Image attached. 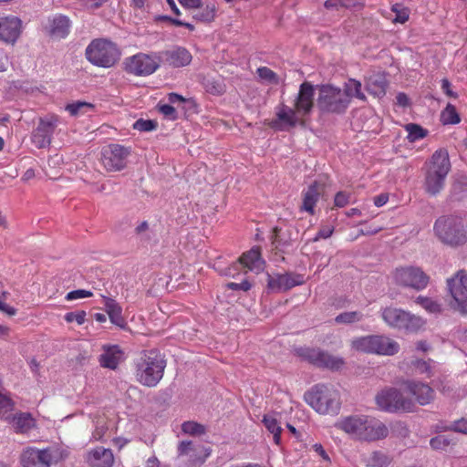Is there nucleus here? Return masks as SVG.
Returning <instances> with one entry per match:
<instances>
[{
  "mask_svg": "<svg viewBox=\"0 0 467 467\" xmlns=\"http://www.w3.org/2000/svg\"><path fill=\"white\" fill-rule=\"evenodd\" d=\"M336 427L348 434L352 440L374 442L389 435L388 426L380 420L364 414H355L340 419Z\"/></svg>",
  "mask_w": 467,
  "mask_h": 467,
  "instance_id": "obj_1",
  "label": "nucleus"
},
{
  "mask_svg": "<svg viewBox=\"0 0 467 467\" xmlns=\"http://www.w3.org/2000/svg\"><path fill=\"white\" fill-rule=\"evenodd\" d=\"M136 380L146 387H156L163 377L166 360L156 349L143 350L133 360Z\"/></svg>",
  "mask_w": 467,
  "mask_h": 467,
  "instance_id": "obj_2",
  "label": "nucleus"
},
{
  "mask_svg": "<svg viewBox=\"0 0 467 467\" xmlns=\"http://www.w3.org/2000/svg\"><path fill=\"white\" fill-rule=\"evenodd\" d=\"M449 153L445 149H439L426 163L424 189L434 196L444 187L446 177L451 171Z\"/></svg>",
  "mask_w": 467,
  "mask_h": 467,
  "instance_id": "obj_3",
  "label": "nucleus"
},
{
  "mask_svg": "<svg viewBox=\"0 0 467 467\" xmlns=\"http://www.w3.org/2000/svg\"><path fill=\"white\" fill-rule=\"evenodd\" d=\"M306 402L317 413L336 415L341 407L340 394L332 386L317 384L305 393Z\"/></svg>",
  "mask_w": 467,
  "mask_h": 467,
  "instance_id": "obj_4",
  "label": "nucleus"
},
{
  "mask_svg": "<svg viewBox=\"0 0 467 467\" xmlns=\"http://www.w3.org/2000/svg\"><path fill=\"white\" fill-rule=\"evenodd\" d=\"M117 45L108 39L92 40L86 48V57L93 65L104 68L113 67L120 58Z\"/></svg>",
  "mask_w": 467,
  "mask_h": 467,
  "instance_id": "obj_5",
  "label": "nucleus"
},
{
  "mask_svg": "<svg viewBox=\"0 0 467 467\" xmlns=\"http://www.w3.org/2000/svg\"><path fill=\"white\" fill-rule=\"evenodd\" d=\"M349 106V99L346 92L333 85H321L318 87L317 107L327 113H344Z\"/></svg>",
  "mask_w": 467,
  "mask_h": 467,
  "instance_id": "obj_6",
  "label": "nucleus"
},
{
  "mask_svg": "<svg viewBox=\"0 0 467 467\" xmlns=\"http://www.w3.org/2000/svg\"><path fill=\"white\" fill-rule=\"evenodd\" d=\"M381 317L389 327L407 332H417L425 326L422 317L401 308L385 307L381 311Z\"/></svg>",
  "mask_w": 467,
  "mask_h": 467,
  "instance_id": "obj_7",
  "label": "nucleus"
},
{
  "mask_svg": "<svg viewBox=\"0 0 467 467\" xmlns=\"http://www.w3.org/2000/svg\"><path fill=\"white\" fill-rule=\"evenodd\" d=\"M438 238L450 245L462 244L467 241V230L462 221L456 217H441L434 225Z\"/></svg>",
  "mask_w": 467,
  "mask_h": 467,
  "instance_id": "obj_8",
  "label": "nucleus"
},
{
  "mask_svg": "<svg viewBox=\"0 0 467 467\" xmlns=\"http://www.w3.org/2000/svg\"><path fill=\"white\" fill-rule=\"evenodd\" d=\"M379 409L390 413L413 412L416 410L415 402L395 388L381 389L375 398Z\"/></svg>",
  "mask_w": 467,
  "mask_h": 467,
  "instance_id": "obj_9",
  "label": "nucleus"
},
{
  "mask_svg": "<svg viewBox=\"0 0 467 467\" xmlns=\"http://www.w3.org/2000/svg\"><path fill=\"white\" fill-rule=\"evenodd\" d=\"M161 65L159 53H138L124 61L125 70L138 77H146L157 71Z\"/></svg>",
  "mask_w": 467,
  "mask_h": 467,
  "instance_id": "obj_10",
  "label": "nucleus"
},
{
  "mask_svg": "<svg viewBox=\"0 0 467 467\" xmlns=\"http://www.w3.org/2000/svg\"><path fill=\"white\" fill-rule=\"evenodd\" d=\"M447 289L452 301L451 306L461 314H467V272L459 270L447 279Z\"/></svg>",
  "mask_w": 467,
  "mask_h": 467,
  "instance_id": "obj_11",
  "label": "nucleus"
},
{
  "mask_svg": "<svg viewBox=\"0 0 467 467\" xmlns=\"http://www.w3.org/2000/svg\"><path fill=\"white\" fill-rule=\"evenodd\" d=\"M429 276L419 267H399L393 272V280L396 285L410 287L417 291L423 290L429 283Z\"/></svg>",
  "mask_w": 467,
  "mask_h": 467,
  "instance_id": "obj_12",
  "label": "nucleus"
},
{
  "mask_svg": "<svg viewBox=\"0 0 467 467\" xmlns=\"http://www.w3.org/2000/svg\"><path fill=\"white\" fill-rule=\"evenodd\" d=\"M59 124V118L56 115H47L40 118L37 126L31 134V142L37 149H44L51 144L53 134Z\"/></svg>",
  "mask_w": 467,
  "mask_h": 467,
  "instance_id": "obj_13",
  "label": "nucleus"
},
{
  "mask_svg": "<svg viewBox=\"0 0 467 467\" xmlns=\"http://www.w3.org/2000/svg\"><path fill=\"white\" fill-rule=\"evenodd\" d=\"M130 154V148L119 144H110L103 149L101 161L107 171H119L126 167Z\"/></svg>",
  "mask_w": 467,
  "mask_h": 467,
  "instance_id": "obj_14",
  "label": "nucleus"
},
{
  "mask_svg": "<svg viewBox=\"0 0 467 467\" xmlns=\"http://www.w3.org/2000/svg\"><path fill=\"white\" fill-rule=\"evenodd\" d=\"M297 354L311 364L330 369H339L344 365L342 358L315 348H299Z\"/></svg>",
  "mask_w": 467,
  "mask_h": 467,
  "instance_id": "obj_15",
  "label": "nucleus"
},
{
  "mask_svg": "<svg viewBox=\"0 0 467 467\" xmlns=\"http://www.w3.org/2000/svg\"><path fill=\"white\" fill-rule=\"evenodd\" d=\"M304 283L305 276L301 274H267V287L273 292L286 291Z\"/></svg>",
  "mask_w": 467,
  "mask_h": 467,
  "instance_id": "obj_16",
  "label": "nucleus"
},
{
  "mask_svg": "<svg viewBox=\"0 0 467 467\" xmlns=\"http://www.w3.org/2000/svg\"><path fill=\"white\" fill-rule=\"evenodd\" d=\"M276 118L272 120L271 127L277 130H285L296 126L303 116L296 109L283 103L275 108Z\"/></svg>",
  "mask_w": 467,
  "mask_h": 467,
  "instance_id": "obj_17",
  "label": "nucleus"
},
{
  "mask_svg": "<svg viewBox=\"0 0 467 467\" xmlns=\"http://www.w3.org/2000/svg\"><path fill=\"white\" fill-rule=\"evenodd\" d=\"M41 26L45 34L56 39H62L69 34L71 22L66 16L55 15L43 20Z\"/></svg>",
  "mask_w": 467,
  "mask_h": 467,
  "instance_id": "obj_18",
  "label": "nucleus"
},
{
  "mask_svg": "<svg viewBox=\"0 0 467 467\" xmlns=\"http://www.w3.org/2000/svg\"><path fill=\"white\" fill-rule=\"evenodd\" d=\"M51 462L52 454L48 449L28 447L23 451L20 457L23 467H50Z\"/></svg>",
  "mask_w": 467,
  "mask_h": 467,
  "instance_id": "obj_19",
  "label": "nucleus"
},
{
  "mask_svg": "<svg viewBox=\"0 0 467 467\" xmlns=\"http://www.w3.org/2000/svg\"><path fill=\"white\" fill-rule=\"evenodd\" d=\"M22 33V20L15 16H0V40L15 44Z\"/></svg>",
  "mask_w": 467,
  "mask_h": 467,
  "instance_id": "obj_20",
  "label": "nucleus"
},
{
  "mask_svg": "<svg viewBox=\"0 0 467 467\" xmlns=\"http://www.w3.org/2000/svg\"><path fill=\"white\" fill-rule=\"evenodd\" d=\"M159 56L161 57V63H166L173 67L188 66L192 59L189 50L182 47H173L172 48L161 51Z\"/></svg>",
  "mask_w": 467,
  "mask_h": 467,
  "instance_id": "obj_21",
  "label": "nucleus"
},
{
  "mask_svg": "<svg viewBox=\"0 0 467 467\" xmlns=\"http://www.w3.org/2000/svg\"><path fill=\"white\" fill-rule=\"evenodd\" d=\"M314 86L309 82H303L299 87L298 94L295 99V109L303 116H308L314 106Z\"/></svg>",
  "mask_w": 467,
  "mask_h": 467,
  "instance_id": "obj_22",
  "label": "nucleus"
},
{
  "mask_svg": "<svg viewBox=\"0 0 467 467\" xmlns=\"http://www.w3.org/2000/svg\"><path fill=\"white\" fill-rule=\"evenodd\" d=\"M404 385L406 390L415 398L416 402L420 406L430 404L434 399L433 389L426 383L416 380H407Z\"/></svg>",
  "mask_w": 467,
  "mask_h": 467,
  "instance_id": "obj_23",
  "label": "nucleus"
},
{
  "mask_svg": "<svg viewBox=\"0 0 467 467\" xmlns=\"http://www.w3.org/2000/svg\"><path fill=\"white\" fill-rule=\"evenodd\" d=\"M102 350L99 361L103 368L114 370L125 359L124 352L118 345H105Z\"/></svg>",
  "mask_w": 467,
  "mask_h": 467,
  "instance_id": "obj_24",
  "label": "nucleus"
},
{
  "mask_svg": "<svg viewBox=\"0 0 467 467\" xmlns=\"http://www.w3.org/2000/svg\"><path fill=\"white\" fill-rule=\"evenodd\" d=\"M239 264L241 266H244L250 271L258 274L265 269V262L261 256L260 248L255 246L239 258Z\"/></svg>",
  "mask_w": 467,
  "mask_h": 467,
  "instance_id": "obj_25",
  "label": "nucleus"
},
{
  "mask_svg": "<svg viewBox=\"0 0 467 467\" xmlns=\"http://www.w3.org/2000/svg\"><path fill=\"white\" fill-rule=\"evenodd\" d=\"M88 462L92 467H112L114 456L110 449L98 447L88 452Z\"/></svg>",
  "mask_w": 467,
  "mask_h": 467,
  "instance_id": "obj_26",
  "label": "nucleus"
},
{
  "mask_svg": "<svg viewBox=\"0 0 467 467\" xmlns=\"http://www.w3.org/2000/svg\"><path fill=\"white\" fill-rule=\"evenodd\" d=\"M320 185L315 182L303 192V202L301 210L310 214L315 213V206L319 200Z\"/></svg>",
  "mask_w": 467,
  "mask_h": 467,
  "instance_id": "obj_27",
  "label": "nucleus"
},
{
  "mask_svg": "<svg viewBox=\"0 0 467 467\" xmlns=\"http://www.w3.org/2000/svg\"><path fill=\"white\" fill-rule=\"evenodd\" d=\"M400 351V345L394 339L383 335H377L375 354L379 356H393Z\"/></svg>",
  "mask_w": 467,
  "mask_h": 467,
  "instance_id": "obj_28",
  "label": "nucleus"
},
{
  "mask_svg": "<svg viewBox=\"0 0 467 467\" xmlns=\"http://www.w3.org/2000/svg\"><path fill=\"white\" fill-rule=\"evenodd\" d=\"M105 309L112 324L120 328L126 327V321L122 317V308L115 299L106 297Z\"/></svg>",
  "mask_w": 467,
  "mask_h": 467,
  "instance_id": "obj_29",
  "label": "nucleus"
},
{
  "mask_svg": "<svg viewBox=\"0 0 467 467\" xmlns=\"http://www.w3.org/2000/svg\"><path fill=\"white\" fill-rule=\"evenodd\" d=\"M200 451V447L195 448L192 441H182L178 446V453L180 456H188L190 462V467H200L204 458L197 457Z\"/></svg>",
  "mask_w": 467,
  "mask_h": 467,
  "instance_id": "obj_30",
  "label": "nucleus"
},
{
  "mask_svg": "<svg viewBox=\"0 0 467 467\" xmlns=\"http://www.w3.org/2000/svg\"><path fill=\"white\" fill-rule=\"evenodd\" d=\"M377 335L358 337L352 339L351 348L358 352L375 354Z\"/></svg>",
  "mask_w": 467,
  "mask_h": 467,
  "instance_id": "obj_31",
  "label": "nucleus"
},
{
  "mask_svg": "<svg viewBox=\"0 0 467 467\" xmlns=\"http://www.w3.org/2000/svg\"><path fill=\"white\" fill-rule=\"evenodd\" d=\"M202 84L205 91L213 96L223 95L226 91V86L221 77H205Z\"/></svg>",
  "mask_w": 467,
  "mask_h": 467,
  "instance_id": "obj_32",
  "label": "nucleus"
},
{
  "mask_svg": "<svg viewBox=\"0 0 467 467\" xmlns=\"http://www.w3.org/2000/svg\"><path fill=\"white\" fill-rule=\"evenodd\" d=\"M387 81L381 75H373L368 78L366 82L367 90L376 96L382 97L386 93Z\"/></svg>",
  "mask_w": 467,
  "mask_h": 467,
  "instance_id": "obj_33",
  "label": "nucleus"
},
{
  "mask_svg": "<svg viewBox=\"0 0 467 467\" xmlns=\"http://www.w3.org/2000/svg\"><path fill=\"white\" fill-rule=\"evenodd\" d=\"M13 425L17 432H27L35 426V420L30 413L21 412L13 417Z\"/></svg>",
  "mask_w": 467,
  "mask_h": 467,
  "instance_id": "obj_34",
  "label": "nucleus"
},
{
  "mask_svg": "<svg viewBox=\"0 0 467 467\" xmlns=\"http://www.w3.org/2000/svg\"><path fill=\"white\" fill-rule=\"evenodd\" d=\"M364 461L368 467H388L392 459L382 451H374Z\"/></svg>",
  "mask_w": 467,
  "mask_h": 467,
  "instance_id": "obj_35",
  "label": "nucleus"
},
{
  "mask_svg": "<svg viewBox=\"0 0 467 467\" xmlns=\"http://www.w3.org/2000/svg\"><path fill=\"white\" fill-rule=\"evenodd\" d=\"M194 14L193 18L202 23H210L214 20L216 16V5L213 2L207 3L205 6L198 8Z\"/></svg>",
  "mask_w": 467,
  "mask_h": 467,
  "instance_id": "obj_36",
  "label": "nucleus"
},
{
  "mask_svg": "<svg viewBox=\"0 0 467 467\" xmlns=\"http://www.w3.org/2000/svg\"><path fill=\"white\" fill-rule=\"evenodd\" d=\"M408 132L407 140L410 142H415L427 137L429 131L419 124L408 123L404 126Z\"/></svg>",
  "mask_w": 467,
  "mask_h": 467,
  "instance_id": "obj_37",
  "label": "nucleus"
},
{
  "mask_svg": "<svg viewBox=\"0 0 467 467\" xmlns=\"http://www.w3.org/2000/svg\"><path fill=\"white\" fill-rule=\"evenodd\" d=\"M263 423L267 431L274 435L275 443L277 445L280 444L282 429L277 420L272 415H265L263 418Z\"/></svg>",
  "mask_w": 467,
  "mask_h": 467,
  "instance_id": "obj_38",
  "label": "nucleus"
},
{
  "mask_svg": "<svg viewBox=\"0 0 467 467\" xmlns=\"http://www.w3.org/2000/svg\"><path fill=\"white\" fill-rule=\"evenodd\" d=\"M348 95V99L355 97L360 100H365L366 96L361 91V83L354 78L348 79L345 83V88L342 89Z\"/></svg>",
  "mask_w": 467,
  "mask_h": 467,
  "instance_id": "obj_39",
  "label": "nucleus"
},
{
  "mask_svg": "<svg viewBox=\"0 0 467 467\" xmlns=\"http://www.w3.org/2000/svg\"><path fill=\"white\" fill-rule=\"evenodd\" d=\"M441 121L444 125H454L461 121V118L453 105L447 104L441 113Z\"/></svg>",
  "mask_w": 467,
  "mask_h": 467,
  "instance_id": "obj_40",
  "label": "nucleus"
},
{
  "mask_svg": "<svg viewBox=\"0 0 467 467\" xmlns=\"http://www.w3.org/2000/svg\"><path fill=\"white\" fill-rule=\"evenodd\" d=\"M415 303L431 314H437L441 311V304L430 297L420 296L416 298Z\"/></svg>",
  "mask_w": 467,
  "mask_h": 467,
  "instance_id": "obj_41",
  "label": "nucleus"
},
{
  "mask_svg": "<svg viewBox=\"0 0 467 467\" xmlns=\"http://www.w3.org/2000/svg\"><path fill=\"white\" fill-rule=\"evenodd\" d=\"M364 316L358 311L343 312L335 317V322L337 324H354L361 321Z\"/></svg>",
  "mask_w": 467,
  "mask_h": 467,
  "instance_id": "obj_42",
  "label": "nucleus"
},
{
  "mask_svg": "<svg viewBox=\"0 0 467 467\" xmlns=\"http://www.w3.org/2000/svg\"><path fill=\"white\" fill-rule=\"evenodd\" d=\"M432 364H434V361L431 359H429L428 361L415 359L411 362V365L417 373L426 375L428 378H431L433 375L434 367Z\"/></svg>",
  "mask_w": 467,
  "mask_h": 467,
  "instance_id": "obj_43",
  "label": "nucleus"
},
{
  "mask_svg": "<svg viewBox=\"0 0 467 467\" xmlns=\"http://www.w3.org/2000/svg\"><path fill=\"white\" fill-rule=\"evenodd\" d=\"M182 431L189 435H202L204 434L205 428L195 421H185L182 425Z\"/></svg>",
  "mask_w": 467,
  "mask_h": 467,
  "instance_id": "obj_44",
  "label": "nucleus"
},
{
  "mask_svg": "<svg viewBox=\"0 0 467 467\" xmlns=\"http://www.w3.org/2000/svg\"><path fill=\"white\" fill-rule=\"evenodd\" d=\"M453 442L452 439L445 435H438L430 441V445L434 450H446Z\"/></svg>",
  "mask_w": 467,
  "mask_h": 467,
  "instance_id": "obj_45",
  "label": "nucleus"
},
{
  "mask_svg": "<svg viewBox=\"0 0 467 467\" xmlns=\"http://www.w3.org/2000/svg\"><path fill=\"white\" fill-rule=\"evenodd\" d=\"M258 77L270 84H276L278 82L277 75L267 67H260L257 68Z\"/></svg>",
  "mask_w": 467,
  "mask_h": 467,
  "instance_id": "obj_46",
  "label": "nucleus"
},
{
  "mask_svg": "<svg viewBox=\"0 0 467 467\" xmlns=\"http://www.w3.org/2000/svg\"><path fill=\"white\" fill-rule=\"evenodd\" d=\"M392 11L395 13V17L393 18L395 23L403 24L409 19L410 11L408 8L395 5L392 6Z\"/></svg>",
  "mask_w": 467,
  "mask_h": 467,
  "instance_id": "obj_47",
  "label": "nucleus"
},
{
  "mask_svg": "<svg viewBox=\"0 0 467 467\" xmlns=\"http://www.w3.org/2000/svg\"><path fill=\"white\" fill-rule=\"evenodd\" d=\"M93 106L88 102L84 101H76L71 104L67 105L66 110H67L70 115L77 116L83 111L85 109H91Z\"/></svg>",
  "mask_w": 467,
  "mask_h": 467,
  "instance_id": "obj_48",
  "label": "nucleus"
},
{
  "mask_svg": "<svg viewBox=\"0 0 467 467\" xmlns=\"http://www.w3.org/2000/svg\"><path fill=\"white\" fill-rule=\"evenodd\" d=\"M361 0H327L325 7L327 9L337 7L338 5L345 7H351L359 5Z\"/></svg>",
  "mask_w": 467,
  "mask_h": 467,
  "instance_id": "obj_49",
  "label": "nucleus"
},
{
  "mask_svg": "<svg viewBox=\"0 0 467 467\" xmlns=\"http://www.w3.org/2000/svg\"><path fill=\"white\" fill-rule=\"evenodd\" d=\"M156 122L151 119H140L133 124V129L139 131H151L156 129Z\"/></svg>",
  "mask_w": 467,
  "mask_h": 467,
  "instance_id": "obj_50",
  "label": "nucleus"
},
{
  "mask_svg": "<svg viewBox=\"0 0 467 467\" xmlns=\"http://www.w3.org/2000/svg\"><path fill=\"white\" fill-rule=\"evenodd\" d=\"M444 430L467 434V420L462 418L455 420L450 426L445 427Z\"/></svg>",
  "mask_w": 467,
  "mask_h": 467,
  "instance_id": "obj_51",
  "label": "nucleus"
},
{
  "mask_svg": "<svg viewBox=\"0 0 467 467\" xmlns=\"http://www.w3.org/2000/svg\"><path fill=\"white\" fill-rule=\"evenodd\" d=\"M85 311L68 312L65 315V320L68 323L76 322L78 325L84 324L86 320Z\"/></svg>",
  "mask_w": 467,
  "mask_h": 467,
  "instance_id": "obj_52",
  "label": "nucleus"
},
{
  "mask_svg": "<svg viewBox=\"0 0 467 467\" xmlns=\"http://www.w3.org/2000/svg\"><path fill=\"white\" fill-rule=\"evenodd\" d=\"M159 111L168 119L175 120L177 119V113L175 109L171 104H159Z\"/></svg>",
  "mask_w": 467,
  "mask_h": 467,
  "instance_id": "obj_53",
  "label": "nucleus"
},
{
  "mask_svg": "<svg viewBox=\"0 0 467 467\" xmlns=\"http://www.w3.org/2000/svg\"><path fill=\"white\" fill-rule=\"evenodd\" d=\"M12 400L5 395L0 393V416L5 417L13 410Z\"/></svg>",
  "mask_w": 467,
  "mask_h": 467,
  "instance_id": "obj_54",
  "label": "nucleus"
},
{
  "mask_svg": "<svg viewBox=\"0 0 467 467\" xmlns=\"http://www.w3.org/2000/svg\"><path fill=\"white\" fill-rule=\"evenodd\" d=\"M7 292H3L0 295V311L5 313L6 315L12 317L16 314V309L5 303V300L7 299Z\"/></svg>",
  "mask_w": 467,
  "mask_h": 467,
  "instance_id": "obj_55",
  "label": "nucleus"
},
{
  "mask_svg": "<svg viewBox=\"0 0 467 467\" xmlns=\"http://www.w3.org/2000/svg\"><path fill=\"white\" fill-rule=\"evenodd\" d=\"M350 194L347 192H338L334 198V205L338 208L345 207L349 203Z\"/></svg>",
  "mask_w": 467,
  "mask_h": 467,
  "instance_id": "obj_56",
  "label": "nucleus"
},
{
  "mask_svg": "<svg viewBox=\"0 0 467 467\" xmlns=\"http://www.w3.org/2000/svg\"><path fill=\"white\" fill-rule=\"evenodd\" d=\"M334 226L332 225H322L316 236L313 238L314 242H317L320 239L329 238L334 233Z\"/></svg>",
  "mask_w": 467,
  "mask_h": 467,
  "instance_id": "obj_57",
  "label": "nucleus"
},
{
  "mask_svg": "<svg viewBox=\"0 0 467 467\" xmlns=\"http://www.w3.org/2000/svg\"><path fill=\"white\" fill-rule=\"evenodd\" d=\"M91 296H92V293L88 290L78 289V290H74V291L67 293L66 296V299L67 301H72V300L90 297Z\"/></svg>",
  "mask_w": 467,
  "mask_h": 467,
  "instance_id": "obj_58",
  "label": "nucleus"
},
{
  "mask_svg": "<svg viewBox=\"0 0 467 467\" xmlns=\"http://www.w3.org/2000/svg\"><path fill=\"white\" fill-rule=\"evenodd\" d=\"M227 288L232 290H242V291H248L251 289L252 285L248 280H244L241 283H234L231 282L226 285Z\"/></svg>",
  "mask_w": 467,
  "mask_h": 467,
  "instance_id": "obj_59",
  "label": "nucleus"
},
{
  "mask_svg": "<svg viewBox=\"0 0 467 467\" xmlns=\"http://www.w3.org/2000/svg\"><path fill=\"white\" fill-rule=\"evenodd\" d=\"M240 267H241V265H240L239 262H235L234 264H232L230 266H228L227 268H225L224 270H223L221 272V274L223 275H226V276L234 277L235 275L238 273Z\"/></svg>",
  "mask_w": 467,
  "mask_h": 467,
  "instance_id": "obj_60",
  "label": "nucleus"
},
{
  "mask_svg": "<svg viewBox=\"0 0 467 467\" xmlns=\"http://www.w3.org/2000/svg\"><path fill=\"white\" fill-rule=\"evenodd\" d=\"M179 3L187 8H200L202 7V0H178Z\"/></svg>",
  "mask_w": 467,
  "mask_h": 467,
  "instance_id": "obj_61",
  "label": "nucleus"
},
{
  "mask_svg": "<svg viewBox=\"0 0 467 467\" xmlns=\"http://www.w3.org/2000/svg\"><path fill=\"white\" fill-rule=\"evenodd\" d=\"M312 448L315 452H317L320 457H322L323 460L327 462L330 461L328 454L327 453V451L320 443L314 444Z\"/></svg>",
  "mask_w": 467,
  "mask_h": 467,
  "instance_id": "obj_62",
  "label": "nucleus"
},
{
  "mask_svg": "<svg viewBox=\"0 0 467 467\" xmlns=\"http://www.w3.org/2000/svg\"><path fill=\"white\" fill-rule=\"evenodd\" d=\"M441 89L443 90V92L449 96V97H452V98H455L456 97V94L451 90V83L448 79L444 78L441 80Z\"/></svg>",
  "mask_w": 467,
  "mask_h": 467,
  "instance_id": "obj_63",
  "label": "nucleus"
},
{
  "mask_svg": "<svg viewBox=\"0 0 467 467\" xmlns=\"http://www.w3.org/2000/svg\"><path fill=\"white\" fill-rule=\"evenodd\" d=\"M396 102L399 106L405 108L409 106L410 99L405 93L400 92L396 96Z\"/></svg>",
  "mask_w": 467,
  "mask_h": 467,
  "instance_id": "obj_64",
  "label": "nucleus"
}]
</instances>
